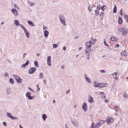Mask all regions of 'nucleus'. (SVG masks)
<instances>
[{"label":"nucleus","instance_id":"nucleus-42","mask_svg":"<svg viewBox=\"0 0 128 128\" xmlns=\"http://www.w3.org/2000/svg\"><path fill=\"white\" fill-rule=\"evenodd\" d=\"M105 7L106 8V6L104 5L103 6H102L101 7V9L102 10L104 11L105 9Z\"/></svg>","mask_w":128,"mask_h":128},{"label":"nucleus","instance_id":"nucleus-15","mask_svg":"<svg viewBox=\"0 0 128 128\" xmlns=\"http://www.w3.org/2000/svg\"><path fill=\"white\" fill-rule=\"evenodd\" d=\"M72 122L74 125L76 127L78 126V124L77 121L76 120H72Z\"/></svg>","mask_w":128,"mask_h":128},{"label":"nucleus","instance_id":"nucleus-51","mask_svg":"<svg viewBox=\"0 0 128 128\" xmlns=\"http://www.w3.org/2000/svg\"><path fill=\"white\" fill-rule=\"evenodd\" d=\"M94 125V123L93 122H92L91 125V127L90 128H94V126H93Z\"/></svg>","mask_w":128,"mask_h":128},{"label":"nucleus","instance_id":"nucleus-4","mask_svg":"<svg viewBox=\"0 0 128 128\" xmlns=\"http://www.w3.org/2000/svg\"><path fill=\"white\" fill-rule=\"evenodd\" d=\"M13 76L18 82H21L22 79L20 78V77L17 76L16 74H14Z\"/></svg>","mask_w":128,"mask_h":128},{"label":"nucleus","instance_id":"nucleus-3","mask_svg":"<svg viewBox=\"0 0 128 128\" xmlns=\"http://www.w3.org/2000/svg\"><path fill=\"white\" fill-rule=\"evenodd\" d=\"M6 114L8 117L11 118L12 119L18 120V118L16 116H13L12 114L10 113L9 112H7Z\"/></svg>","mask_w":128,"mask_h":128},{"label":"nucleus","instance_id":"nucleus-31","mask_svg":"<svg viewBox=\"0 0 128 128\" xmlns=\"http://www.w3.org/2000/svg\"><path fill=\"white\" fill-rule=\"evenodd\" d=\"M28 3L31 6H33L35 4V3L32 2H28Z\"/></svg>","mask_w":128,"mask_h":128},{"label":"nucleus","instance_id":"nucleus-37","mask_svg":"<svg viewBox=\"0 0 128 128\" xmlns=\"http://www.w3.org/2000/svg\"><path fill=\"white\" fill-rule=\"evenodd\" d=\"M124 30V28H121L118 29V30L121 32Z\"/></svg>","mask_w":128,"mask_h":128},{"label":"nucleus","instance_id":"nucleus-40","mask_svg":"<svg viewBox=\"0 0 128 128\" xmlns=\"http://www.w3.org/2000/svg\"><path fill=\"white\" fill-rule=\"evenodd\" d=\"M100 126L99 125V124H98V123H97L94 126V128H98Z\"/></svg>","mask_w":128,"mask_h":128},{"label":"nucleus","instance_id":"nucleus-19","mask_svg":"<svg viewBox=\"0 0 128 128\" xmlns=\"http://www.w3.org/2000/svg\"><path fill=\"white\" fill-rule=\"evenodd\" d=\"M14 22L16 26H18L20 25L19 22L18 20H14Z\"/></svg>","mask_w":128,"mask_h":128},{"label":"nucleus","instance_id":"nucleus-59","mask_svg":"<svg viewBox=\"0 0 128 128\" xmlns=\"http://www.w3.org/2000/svg\"><path fill=\"white\" fill-rule=\"evenodd\" d=\"M36 55L38 56H40V54L39 53H37L36 54Z\"/></svg>","mask_w":128,"mask_h":128},{"label":"nucleus","instance_id":"nucleus-28","mask_svg":"<svg viewBox=\"0 0 128 128\" xmlns=\"http://www.w3.org/2000/svg\"><path fill=\"white\" fill-rule=\"evenodd\" d=\"M128 33V32L127 30H125L122 32V35L124 36H126Z\"/></svg>","mask_w":128,"mask_h":128},{"label":"nucleus","instance_id":"nucleus-16","mask_svg":"<svg viewBox=\"0 0 128 128\" xmlns=\"http://www.w3.org/2000/svg\"><path fill=\"white\" fill-rule=\"evenodd\" d=\"M106 122V121L105 120H101L98 122L99 125L100 126L102 125L103 124Z\"/></svg>","mask_w":128,"mask_h":128},{"label":"nucleus","instance_id":"nucleus-18","mask_svg":"<svg viewBox=\"0 0 128 128\" xmlns=\"http://www.w3.org/2000/svg\"><path fill=\"white\" fill-rule=\"evenodd\" d=\"M29 63V61L28 60H27L26 61V62L25 63L22 64V66H21V68H25V66H27L28 64Z\"/></svg>","mask_w":128,"mask_h":128},{"label":"nucleus","instance_id":"nucleus-29","mask_svg":"<svg viewBox=\"0 0 128 128\" xmlns=\"http://www.w3.org/2000/svg\"><path fill=\"white\" fill-rule=\"evenodd\" d=\"M117 12V8L116 5L114 6V8L113 10V12L114 13H116Z\"/></svg>","mask_w":128,"mask_h":128},{"label":"nucleus","instance_id":"nucleus-56","mask_svg":"<svg viewBox=\"0 0 128 128\" xmlns=\"http://www.w3.org/2000/svg\"><path fill=\"white\" fill-rule=\"evenodd\" d=\"M92 40H94L95 42L96 41V38H95L94 39L93 38H92Z\"/></svg>","mask_w":128,"mask_h":128},{"label":"nucleus","instance_id":"nucleus-38","mask_svg":"<svg viewBox=\"0 0 128 128\" xmlns=\"http://www.w3.org/2000/svg\"><path fill=\"white\" fill-rule=\"evenodd\" d=\"M88 10L90 12H91L92 10V6L90 5L88 8Z\"/></svg>","mask_w":128,"mask_h":128},{"label":"nucleus","instance_id":"nucleus-35","mask_svg":"<svg viewBox=\"0 0 128 128\" xmlns=\"http://www.w3.org/2000/svg\"><path fill=\"white\" fill-rule=\"evenodd\" d=\"M86 55L88 56V58H87V59H89L90 58V53L89 52H88V53L86 54Z\"/></svg>","mask_w":128,"mask_h":128},{"label":"nucleus","instance_id":"nucleus-12","mask_svg":"<svg viewBox=\"0 0 128 128\" xmlns=\"http://www.w3.org/2000/svg\"><path fill=\"white\" fill-rule=\"evenodd\" d=\"M114 121V119L112 118L108 119L107 121L106 122L108 124L113 122Z\"/></svg>","mask_w":128,"mask_h":128},{"label":"nucleus","instance_id":"nucleus-27","mask_svg":"<svg viewBox=\"0 0 128 128\" xmlns=\"http://www.w3.org/2000/svg\"><path fill=\"white\" fill-rule=\"evenodd\" d=\"M44 75L42 73H40L39 74V78L40 79H42L44 78Z\"/></svg>","mask_w":128,"mask_h":128},{"label":"nucleus","instance_id":"nucleus-11","mask_svg":"<svg viewBox=\"0 0 128 128\" xmlns=\"http://www.w3.org/2000/svg\"><path fill=\"white\" fill-rule=\"evenodd\" d=\"M6 94L8 95L9 94H10L12 92L10 88L8 87L7 88L6 90Z\"/></svg>","mask_w":128,"mask_h":128},{"label":"nucleus","instance_id":"nucleus-53","mask_svg":"<svg viewBox=\"0 0 128 128\" xmlns=\"http://www.w3.org/2000/svg\"><path fill=\"white\" fill-rule=\"evenodd\" d=\"M43 28L44 29H47V27L46 26H43Z\"/></svg>","mask_w":128,"mask_h":128},{"label":"nucleus","instance_id":"nucleus-36","mask_svg":"<svg viewBox=\"0 0 128 128\" xmlns=\"http://www.w3.org/2000/svg\"><path fill=\"white\" fill-rule=\"evenodd\" d=\"M58 45L56 44H53L52 46L53 48H57L58 46Z\"/></svg>","mask_w":128,"mask_h":128},{"label":"nucleus","instance_id":"nucleus-1","mask_svg":"<svg viewBox=\"0 0 128 128\" xmlns=\"http://www.w3.org/2000/svg\"><path fill=\"white\" fill-rule=\"evenodd\" d=\"M85 45L86 48L85 50V52L87 54L88 53V50H89L88 48H90L91 47V44L90 41H89L87 42L86 43Z\"/></svg>","mask_w":128,"mask_h":128},{"label":"nucleus","instance_id":"nucleus-8","mask_svg":"<svg viewBox=\"0 0 128 128\" xmlns=\"http://www.w3.org/2000/svg\"><path fill=\"white\" fill-rule=\"evenodd\" d=\"M11 11L12 13L15 16H17L18 15V11L16 9L13 8L12 9Z\"/></svg>","mask_w":128,"mask_h":128},{"label":"nucleus","instance_id":"nucleus-63","mask_svg":"<svg viewBox=\"0 0 128 128\" xmlns=\"http://www.w3.org/2000/svg\"><path fill=\"white\" fill-rule=\"evenodd\" d=\"M124 97L125 98H127V96L126 94H125L124 95Z\"/></svg>","mask_w":128,"mask_h":128},{"label":"nucleus","instance_id":"nucleus-55","mask_svg":"<svg viewBox=\"0 0 128 128\" xmlns=\"http://www.w3.org/2000/svg\"><path fill=\"white\" fill-rule=\"evenodd\" d=\"M3 124L5 126H6V122H3Z\"/></svg>","mask_w":128,"mask_h":128},{"label":"nucleus","instance_id":"nucleus-49","mask_svg":"<svg viewBox=\"0 0 128 128\" xmlns=\"http://www.w3.org/2000/svg\"><path fill=\"white\" fill-rule=\"evenodd\" d=\"M117 72H115L113 73L112 74V75H113L114 76H116L117 75Z\"/></svg>","mask_w":128,"mask_h":128},{"label":"nucleus","instance_id":"nucleus-64","mask_svg":"<svg viewBox=\"0 0 128 128\" xmlns=\"http://www.w3.org/2000/svg\"><path fill=\"white\" fill-rule=\"evenodd\" d=\"M114 79L116 80H118V78L116 76L115 78H114Z\"/></svg>","mask_w":128,"mask_h":128},{"label":"nucleus","instance_id":"nucleus-54","mask_svg":"<svg viewBox=\"0 0 128 128\" xmlns=\"http://www.w3.org/2000/svg\"><path fill=\"white\" fill-rule=\"evenodd\" d=\"M14 6L16 8H18V6H17V5L16 4H14Z\"/></svg>","mask_w":128,"mask_h":128},{"label":"nucleus","instance_id":"nucleus-26","mask_svg":"<svg viewBox=\"0 0 128 128\" xmlns=\"http://www.w3.org/2000/svg\"><path fill=\"white\" fill-rule=\"evenodd\" d=\"M110 40L112 41H114L115 42H116L117 41V38H116L114 37H111L110 38Z\"/></svg>","mask_w":128,"mask_h":128},{"label":"nucleus","instance_id":"nucleus-33","mask_svg":"<svg viewBox=\"0 0 128 128\" xmlns=\"http://www.w3.org/2000/svg\"><path fill=\"white\" fill-rule=\"evenodd\" d=\"M34 63L36 66L38 67V62L37 61H34Z\"/></svg>","mask_w":128,"mask_h":128},{"label":"nucleus","instance_id":"nucleus-44","mask_svg":"<svg viewBox=\"0 0 128 128\" xmlns=\"http://www.w3.org/2000/svg\"><path fill=\"white\" fill-rule=\"evenodd\" d=\"M123 14L122 10V9H121L120 10V15L122 16Z\"/></svg>","mask_w":128,"mask_h":128},{"label":"nucleus","instance_id":"nucleus-9","mask_svg":"<svg viewBox=\"0 0 128 128\" xmlns=\"http://www.w3.org/2000/svg\"><path fill=\"white\" fill-rule=\"evenodd\" d=\"M108 85V84L106 83H100L98 85V87L100 88H102L106 87Z\"/></svg>","mask_w":128,"mask_h":128},{"label":"nucleus","instance_id":"nucleus-25","mask_svg":"<svg viewBox=\"0 0 128 128\" xmlns=\"http://www.w3.org/2000/svg\"><path fill=\"white\" fill-rule=\"evenodd\" d=\"M42 117L44 120H45L47 118V116L45 114H42Z\"/></svg>","mask_w":128,"mask_h":128},{"label":"nucleus","instance_id":"nucleus-32","mask_svg":"<svg viewBox=\"0 0 128 128\" xmlns=\"http://www.w3.org/2000/svg\"><path fill=\"white\" fill-rule=\"evenodd\" d=\"M9 82L10 83H11L12 84H14V80L12 78H10L9 80Z\"/></svg>","mask_w":128,"mask_h":128},{"label":"nucleus","instance_id":"nucleus-20","mask_svg":"<svg viewBox=\"0 0 128 128\" xmlns=\"http://www.w3.org/2000/svg\"><path fill=\"white\" fill-rule=\"evenodd\" d=\"M85 78L87 81L88 82H89V83H92V81L90 79L87 77V76L86 74H85Z\"/></svg>","mask_w":128,"mask_h":128},{"label":"nucleus","instance_id":"nucleus-34","mask_svg":"<svg viewBox=\"0 0 128 128\" xmlns=\"http://www.w3.org/2000/svg\"><path fill=\"white\" fill-rule=\"evenodd\" d=\"M90 42H91V43L92 44H95V42L94 41V40H92V38H91L90 40Z\"/></svg>","mask_w":128,"mask_h":128},{"label":"nucleus","instance_id":"nucleus-50","mask_svg":"<svg viewBox=\"0 0 128 128\" xmlns=\"http://www.w3.org/2000/svg\"><path fill=\"white\" fill-rule=\"evenodd\" d=\"M104 43L105 45L106 46H108V45L107 44V43H106V42L105 41H104Z\"/></svg>","mask_w":128,"mask_h":128},{"label":"nucleus","instance_id":"nucleus-61","mask_svg":"<svg viewBox=\"0 0 128 128\" xmlns=\"http://www.w3.org/2000/svg\"><path fill=\"white\" fill-rule=\"evenodd\" d=\"M119 46V45L118 44H117L116 46V47H118Z\"/></svg>","mask_w":128,"mask_h":128},{"label":"nucleus","instance_id":"nucleus-14","mask_svg":"<svg viewBox=\"0 0 128 128\" xmlns=\"http://www.w3.org/2000/svg\"><path fill=\"white\" fill-rule=\"evenodd\" d=\"M88 100L89 102L90 103H92V102H94V100L93 98L90 95L88 97Z\"/></svg>","mask_w":128,"mask_h":128},{"label":"nucleus","instance_id":"nucleus-2","mask_svg":"<svg viewBox=\"0 0 128 128\" xmlns=\"http://www.w3.org/2000/svg\"><path fill=\"white\" fill-rule=\"evenodd\" d=\"M59 16L60 17V21L61 22L62 24L64 25H65V22L66 21V20L65 19V18L64 17V15L62 14H60L59 15Z\"/></svg>","mask_w":128,"mask_h":128},{"label":"nucleus","instance_id":"nucleus-30","mask_svg":"<svg viewBox=\"0 0 128 128\" xmlns=\"http://www.w3.org/2000/svg\"><path fill=\"white\" fill-rule=\"evenodd\" d=\"M28 22L30 25L31 26H34V25L33 24V22L32 21L30 20H28Z\"/></svg>","mask_w":128,"mask_h":128},{"label":"nucleus","instance_id":"nucleus-43","mask_svg":"<svg viewBox=\"0 0 128 128\" xmlns=\"http://www.w3.org/2000/svg\"><path fill=\"white\" fill-rule=\"evenodd\" d=\"M100 15L101 16V18H100L101 19L102 18H103V16L104 15V14L103 12H101V13L100 14Z\"/></svg>","mask_w":128,"mask_h":128},{"label":"nucleus","instance_id":"nucleus-6","mask_svg":"<svg viewBox=\"0 0 128 128\" xmlns=\"http://www.w3.org/2000/svg\"><path fill=\"white\" fill-rule=\"evenodd\" d=\"M36 69V68L35 67L31 68L29 69L28 72L30 74H32L35 72Z\"/></svg>","mask_w":128,"mask_h":128},{"label":"nucleus","instance_id":"nucleus-22","mask_svg":"<svg viewBox=\"0 0 128 128\" xmlns=\"http://www.w3.org/2000/svg\"><path fill=\"white\" fill-rule=\"evenodd\" d=\"M94 86L95 87H98V85H99V83L98 82L94 81Z\"/></svg>","mask_w":128,"mask_h":128},{"label":"nucleus","instance_id":"nucleus-41","mask_svg":"<svg viewBox=\"0 0 128 128\" xmlns=\"http://www.w3.org/2000/svg\"><path fill=\"white\" fill-rule=\"evenodd\" d=\"M36 88H38V90H37V92H38L39 91L40 88L39 87V86L38 84H37L36 86Z\"/></svg>","mask_w":128,"mask_h":128},{"label":"nucleus","instance_id":"nucleus-47","mask_svg":"<svg viewBox=\"0 0 128 128\" xmlns=\"http://www.w3.org/2000/svg\"><path fill=\"white\" fill-rule=\"evenodd\" d=\"M125 18L127 22H128V16L126 15L125 16Z\"/></svg>","mask_w":128,"mask_h":128},{"label":"nucleus","instance_id":"nucleus-23","mask_svg":"<svg viewBox=\"0 0 128 128\" xmlns=\"http://www.w3.org/2000/svg\"><path fill=\"white\" fill-rule=\"evenodd\" d=\"M48 34H49V32H48V31L47 30H45L44 31V36L46 37H47L48 35Z\"/></svg>","mask_w":128,"mask_h":128},{"label":"nucleus","instance_id":"nucleus-58","mask_svg":"<svg viewBox=\"0 0 128 128\" xmlns=\"http://www.w3.org/2000/svg\"><path fill=\"white\" fill-rule=\"evenodd\" d=\"M70 92V90H68L66 91V93L67 94H68Z\"/></svg>","mask_w":128,"mask_h":128},{"label":"nucleus","instance_id":"nucleus-62","mask_svg":"<svg viewBox=\"0 0 128 128\" xmlns=\"http://www.w3.org/2000/svg\"><path fill=\"white\" fill-rule=\"evenodd\" d=\"M63 49L65 51L66 50V48L65 47H64L63 48Z\"/></svg>","mask_w":128,"mask_h":128},{"label":"nucleus","instance_id":"nucleus-39","mask_svg":"<svg viewBox=\"0 0 128 128\" xmlns=\"http://www.w3.org/2000/svg\"><path fill=\"white\" fill-rule=\"evenodd\" d=\"M8 74L7 72H6L4 74V77H8Z\"/></svg>","mask_w":128,"mask_h":128},{"label":"nucleus","instance_id":"nucleus-7","mask_svg":"<svg viewBox=\"0 0 128 128\" xmlns=\"http://www.w3.org/2000/svg\"><path fill=\"white\" fill-rule=\"evenodd\" d=\"M51 58L50 56H49L47 57V64L48 66H50L51 65Z\"/></svg>","mask_w":128,"mask_h":128},{"label":"nucleus","instance_id":"nucleus-13","mask_svg":"<svg viewBox=\"0 0 128 128\" xmlns=\"http://www.w3.org/2000/svg\"><path fill=\"white\" fill-rule=\"evenodd\" d=\"M26 36L28 38L29 37V33L26 28L24 30Z\"/></svg>","mask_w":128,"mask_h":128},{"label":"nucleus","instance_id":"nucleus-52","mask_svg":"<svg viewBox=\"0 0 128 128\" xmlns=\"http://www.w3.org/2000/svg\"><path fill=\"white\" fill-rule=\"evenodd\" d=\"M100 72L102 73L106 72L103 70H100Z\"/></svg>","mask_w":128,"mask_h":128},{"label":"nucleus","instance_id":"nucleus-17","mask_svg":"<svg viewBox=\"0 0 128 128\" xmlns=\"http://www.w3.org/2000/svg\"><path fill=\"white\" fill-rule=\"evenodd\" d=\"M121 54L122 56L125 57L127 55L126 51L125 50L121 52Z\"/></svg>","mask_w":128,"mask_h":128},{"label":"nucleus","instance_id":"nucleus-21","mask_svg":"<svg viewBox=\"0 0 128 128\" xmlns=\"http://www.w3.org/2000/svg\"><path fill=\"white\" fill-rule=\"evenodd\" d=\"M98 10H95V15L96 16H98L99 15V12L98 11V10H99L100 9V8H99L98 7V6L97 7V9H98Z\"/></svg>","mask_w":128,"mask_h":128},{"label":"nucleus","instance_id":"nucleus-10","mask_svg":"<svg viewBox=\"0 0 128 128\" xmlns=\"http://www.w3.org/2000/svg\"><path fill=\"white\" fill-rule=\"evenodd\" d=\"M82 108L84 111H86L87 109V106L86 103V102H84L82 105Z\"/></svg>","mask_w":128,"mask_h":128},{"label":"nucleus","instance_id":"nucleus-46","mask_svg":"<svg viewBox=\"0 0 128 128\" xmlns=\"http://www.w3.org/2000/svg\"><path fill=\"white\" fill-rule=\"evenodd\" d=\"M20 25V27H21L22 28H23V30H24V29H25V28L24 26L22 25V24H20V25Z\"/></svg>","mask_w":128,"mask_h":128},{"label":"nucleus","instance_id":"nucleus-60","mask_svg":"<svg viewBox=\"0 0 128 128\" xmlns=\"http://www.w3.org/2000/svg\"><path fill=\"white\" fill-rule=\"evenodd\" d=\"M43 82L45 84H46V80H43Z\"/></svg>","mask_w":128,"mask_h":128},{"label":"nucleus","instance_id":"nucleus-45","mask_svg":"<svg viewBox=\"0 0 128 128\" xmlns=\"http://www.w3.org/2000/svg\"><path fill=\"white\" fill-rule=\"evenodd\" d=\"M101 94L103 96H104V98H105V94H104V93L103 92H100V94Z\"/></svg>","mask_w":128,"mask_h":128},{"label":"nucleus","instance_id":"nucleus-5","mask_svg":"<svg viewBox=\"0 0 128 128\" xmlns=\"http://www.w3.org/2000/svg\"><path fill=\"white\" fill-rule=\"evenodd\" d=\"M30 95L31 93L29 92H27L26 94V96L28 97L29 100H32L34 98V96H31Z\"/></svg>","mask_w":128,"mask_h":128},{"label":"nucleus","instance_id":"nucleus-48","mask_svg":"<svg viewBox=\"0 0 128 128\" xmlns=\"http://www.w3.org/2000/svg\"><path fill=\"white\" fill-rule=\"evenodd\" d=\"M114 110H115L116 111H118L119 110V109L118 108V106H116V108L114 109Z\"/></svg>","mask_w":128,"mask_h":128},{"label":"nucleus","instance_id":"nucleus-57","mask_svg":"<svg viewBox=\"0 0 128 128\" xmlns=\"http://www.w3.org/2000/svg\"><path fill=\"white\" fill-rule=\"evenodd\" d=\"M26 53H25L23 55V58H24V57L25 56H26Z\"/></svg>","mask_w":128,"mask_h":128},{"label":"nucleus","instance_id":"nucleus-24","mask_svg":"<svg viewBox=\"0 0 128 128\" xmlns=\"http://www.w3.org/2000/svg\"><path fill=\"white\" fill-rule=\"evenodd\" d=\"M122 18L120 17H118V22L119 24H121L122 23Z\"/></svg>","mask_w":128,"mask_h":128}]
</instances>
